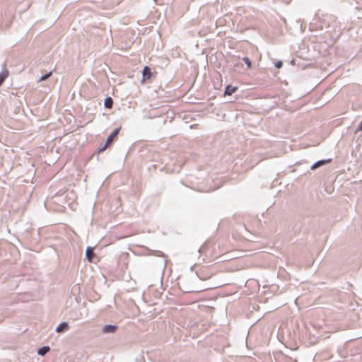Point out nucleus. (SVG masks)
<instances>
[{
  "mask_svg": "<svg viewBox=\"0 0 362 362\" xmlns=\"http://www.w3.org/2000/svg\"><path fill=\"white\" fill-rule=\"evenodd\" d=\"M196 274L197 277L202 281L207 280L211 278V274L207 272H206L205 269H201L199 271L196 272Z\"/></svg>",
  "mask_w": 362,
  "mask_h": 362,
  "instance_id": "obj_3",
  "label": "nucleus"
},
{
  "mask_svg": "<svg viewBox=\"0 0 362 362\" xmlns=\"http://www.w3.org/2000/svg\"><path fill=\"white\" fill-rule=\"evenodd\" d=\"M240 229L241 230L240 233L242 238L251 242L254 241L252 239V233L248 230V228H240Z\"/></svg>",
  "mask_w": 362,
  "mask_h": 362,
  "instance_id": "obj_1",
  "label": "nucleus"
},
{
  "mask_svg": "<svg viewBox=\"0 0 362 362\" xmlns=\"http://www.w3.org/2000/svg\"><path fill=\"white\" fill-rule=\"evenodd\" d=\"M8 76V71L4 68L0 73V86L4 83L5 79Z\"/></svg>",
  "mask_w": 362,
  "mask_h": 362,
  "instance_id": "obj_10",
  "label": "nucleus"
},
{
  "mask_svg": "<svg viewBox=\"0 0 362 362\" xmlns=\"http://www.w3.org/2000/svg\"><path fill=\"white\" fill-rule=\"evenodd\" d=\"M120 127L114 130L113 132H112V134L108 136L107 139V141H106V144H105V146L103 147V148L102 150H104L108 146H110L111 144V143L113 141V140L117 137V136L118 135L119 131H120Z\"/></svg>",
  "mask_w": 362,
  "mask_h": 362,
  "instance_id": "obj_2",
  "label": "nucleus"
},
{
  "mask_svg": "<svg viewBox=\"0 0 362 362\" xmlns=\"http://www.w3.org/2000/svg\"><path fill=\"white\" fill-rule=\"evenodd\" d=\"M320 163H315V164L314 165V166L313 167V168H317V166H319V165H320Z\"/></svg>",
  "mask_w": 362,
  "mask_h": 362,
  "instance_id": "obj_16",
  "label": "nucleus"
},
{
  "mask_svg": "<svg viewBox=\"0 0 362 362\" xmlns=\"http://www.w3.org/2000/svg\"><path fill=\"white\" fill-rule=\"evenodd\" d=\"M243 60L247 64L248 66H251V62H250V59L247 57L244 58Z\"/></svg>",
  "mask_w": 362,
  "mask_h": 362,
  "instance_id": "obj_14",
  "label": "nucleus"
},
{
  "mask_svg": "<svg viewBox=\"0 0 362 362\" xmlns=\"http://www.w3.org/2000/svg\"><path fill=\"white\" fill-rule=\"evenodd\" d=\"M105 107L106 108H112L113 105V100L111 98L108 97L105 100Z\"/></svg>",
  "mask_w": 362,
  "mask_h": 362,
  "instance_id": "obj_12",
  "label": "nucleus"
},
{
  "mask_svg": "<svg viewBox=\"0 0 362 362\" xmlns=\"http://www.w3.org/2000/svg\"><path fill=\"white\" fill-rule=\"evenodd\" d=\"M190 269H191V271H192V269H193V266H192V267H190Z\"/></svg>",
  "mask_w": 362,
  "mask_h": 362,
  "instance_id": "obj_17",
  "label": "nucleus"
},
{
  "mask_svg": "<svg viewBox=\"0 0 362 362\" xmlns=\"http://www.w3.org/2000/svg\"><path fill=\"white\" fill-rule=\"evenodd\" d=\"M50 350V348L49 346H43L40 348L38 349L37 350V354L40 355V356H45L47 353L49 352V351Z\"/></svg>",
  "mask_w": 362,
  "mask_h": 362,
  "instance_id": "obj_9",
  "label": "nucleus"
},
{
  "mask_svg": "<svg viewBox=\"0 0 362 362\" xmlns=\"http://www.w3.org/2000/svg\"><path fill=\"white\" fill-rule=\"evenodd\" d=\"M117 329L118 325H106L103 327L102 331L103 333L112 334L116 332Z\"/></svg>",
  "mask_w": 362,
  "mask_h": 362,
  "instance_id": "obj_4",
  "label": "nucleus"
},
{
  "mask_svg": "<svg viewBox=\"0 0 362 362\" xmlns=\"http://www.w3.org/2000/svg\"><path fill=\"white\" fill-rule=\"evenodd\" d=\"M94 256L95 253L93 252V247H88L86 250V257L87 258L88 261L91 262L93 261Z\"/></svg>",
  "mask_w": 362,
  "mask_h": 362,
  "instance_id": "obj_7",
  "label": "nucleus"
},
{
  "mask_svg": "<svg viewBox=\"0 0 362 362\" xmlns=\"http://www.w3.org/2000/svg\"><path fill=\"white\" fill-rule=\"evenodd\" d=\"M183 288H184L183 291L185 293H197V292H199L203 290V289H198L197 288H196L194 286H189L187 284L186 281H185L183 284Z\"/></svg>",
  "mask_w": 362,
  "mask_h": 362,
  "instance_id": "obj_5",
  "label": "nucleus"
},
{
  "mask_svg": "<svg viewBox=\"0 0 362 362\" xmlns=\"http://www.w3.org/2000/svg\"><path fill=\"white\" fill-rule=\"evenodd\" d=\"M52 74V71H49L48 74L42 76L39 80H38V82H41V81H45L47 80L49 76H51V75Z\"/></svg>",
  "mask_w": 362,
  "mask_h": 362,
  "instance_id": "obj_13",
  "label": "nucleus"
},
{
  "mask_svg": "<svg viewBox=\"0 0 362 362\" xmlns=\"http://www.w3.org/2000/svg\"><path fill=\"white\" fill-rule=\"evenodd\" d=\"M142 73L145 79H149L151 76V69L148 66H145Z\"/></svg>",
  "mask_w": 362,
  "mask_h": 362,
  "instance_id": "obj_11",
  "label": "nucleus"
},
{
  "mask_svg": "<svg viewBox=\"0 0 362 362\" xmlns=\"http://www.w3.org/2000/svg\"><path fill=\"white\" fill-rule=\"evenodd\" d=\"M282 64H283L281 62H278L277 63H276V66L279 69L282 66Z\"/></svg>",
  "mask_w": 362,
  "mask_h": 362,
  "instance_id": "obj_15",
  "label": "nucleus"
},
{
  "mask_svg": "<svg viewBox=\"0 0 362 362\" xmlns=\"http://www.w3.org/2000/svg\"><path fill=\"white\" fill-rule=\"evenodd\" d=\"M69 328V324L66 322H62L58 325L56 327L55 331L57 333H63L67 331Z\"/></svg>",
  "mask_w": 362,
  "mask_h": 362,
  "instance_id": "obj_6",
  "label": "nucleus"
},
{
  "mask_svg": "<svg viewBox=\"0 0 362 362\" xmlns=\"http://www.w3.org/2000/svg\"><path fill=\"white\" fill-rule=\"evenodd\" d=\"M238 90L237 87L232 86L230 85H228L226 86L224 94L227 95H231L233 93H234Z\"/></svg>",
  "mask_w": 362,
  "mask_h": 362,
  "instance_id": "obj_8",
  "label": "nucleus"
}]
</instances>
